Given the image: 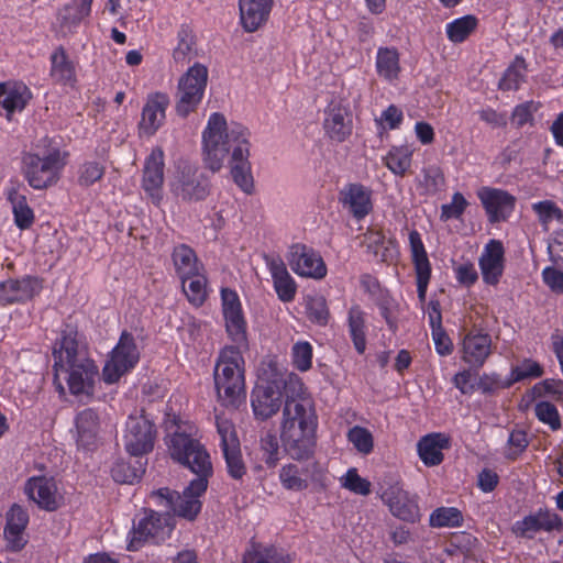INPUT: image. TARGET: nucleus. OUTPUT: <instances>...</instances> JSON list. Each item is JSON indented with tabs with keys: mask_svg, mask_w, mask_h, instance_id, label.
Returning <instances> with one entry per match:
<instances>
[{
	"mask_svg": "<svg viewBox=\"0 0 563 563\" xmlns=\"http://www.w3.org/2000/svg\"><path fill=\"white\" fill-rule=\"evenodd\" d=\"M533 390L538 397H542L547 394H550L558 396V398H563V380L545 379L537 384Z\"/></svg>",
	"mask_w": 563,
	"mask_h": 563,
	"instance_id": "nucleus-63",
	"label": "nucleus"
},
{
	"mask_svg": "<svg viewBox=\"0 0 563 563\" xmlns=\"http://www.w3.org/2000/svg\"><path fill=\"white\" fill-rule=\"evenodd\" d=\"M424 187L429 192L435 194L442 189L445 178L439 166H429L423 169Z\"/></svg>",
	"mask_w": 563,
	"mask_h": 563,
	"instance_id": "nucleus-56",
	"label": "nucleus"
},
{
	"mask_svg": "<svg viewBox=\"0 0 563 563\" xmlns=\"http://www.w3.org/2000/svg\"><path fill=\"white\" fill-rule=\"evenodd\" d=\"M103 173L104 168L99 163L88 162L81 166L78 181L81 186H90L101 179Z\"/></svg>",
	"mask_w": 563,
	"mask_h": 563,
	"instance_id": "nucleus-57",
	"label": "nucleus"
},
{
	"mask_svg": "<svg viewBox=\"0 0 563 563\" xmlns=\"http://www.w3.org/2000/svg\"><path fill=\"white\" fill-rule=\"evenodd\" d=\"M202 143L205 164L212 172H218L222 167L230 148L233 146L232 177L244 192L250 194L253 188V178L247 162L246 130L239 124H234L228 130L224 115L216 112L209 118L202 135Z\"/></svg>",
	"mask_w": 563,
	"mask_h": 563,
	"instance_id": "nucleus-2",
	"label": "nucleus"
},
{
	"mask_svg": "<svg viewBox=\"0 0 563 563\" xmlns=\"http://www.w3.org/2000/svg\"><path fill=\"white\" fill-rule=\"evenodd\" d=\"M144 473L145 463L141 460H136L134 463L119 461L111 468L113 479L121 484H133L137 482Z\"/></svg>",
	"mask_w": 563,
	"mask_h": 563,
	"instance_id": "nucleus-37",
	"label": "nucleus"
},
{
	"mask_svg": "<svg viewBox=\"0 0 563 563\" xmlns=\"http://www.w3.org/2000/svg\"><path fill=\"white\" fill-rule=\"evenodd\" d=\"M318 417L310 398L301 396H287L283 408L280 430L302 429L317 430Z\"/></svg>",
	"mask_w": 563,
	"mask_h": 563,
	"instance_id": "nucleus-11",
	"label": "nucleus"
},
{
	"mask_svg": "<svg viewBox=\"0 0 563 563\" xmlns=\"http://www.w3.org/2000/svg\"><path fill=\"white\" fill-rule=\"evenodd\" d=\"M306 309L310 321L320 325H325L328 323L330 313L323 296L308 297Z\"/></svg>",
	"mask_w": 563,
	"mask_h": 563,
	"instance_id": "nucleus-46",
	"label": "nucleus"
},
{
	"mask_svg": "<svg viewBox=\"0 0 563 563\" xmlns=\"http://www.w3.org/2000/svg\"><path fill=\"white\" fill-rule=\"evenodd\" d=\"M324 130L335 142H343L352 132L351 119L345 108L332 107L324 120Z\"/></svg>",
	"mask_w": 563,
	"mask_h": 563,
	"instance_id": "nucleus-30",
	"label": "nucleus"
},
{
	"mask_svg": "<svg viewBox=\"0 0 563 563\" xmlns=\"http://www.w3.org/2000/svg\"><path fill=\"white\" fill-rule=\"evenodd\" d=\"M312 346L308 342H298L292 346V362L297 369L306 372L311 367Z\"/></svg>",
	"mask_w": 563,
	"mask_h": 563,
	"instance_id": "nucleus-52",
	"label": "nucleus"
},
{
	"mask_svg": "<svg viewBox=\"0 0 563 563\" xmlns=\"http://www.w3.org/2000/svg\"><path fill=\"white\" fill-rule=\"evenodd\" d=\"M273 0H239L241 22L246 32H254L268 19Z\"/></svg>",
	"mask_w": 563,
	"mask_h": 563,
	"instance_id": "nucleus-24",
	"label": "nucleus"
},
{
	"mask_svg": "<svg viewBox=\"0 0 563 563\" xmlns=\"http://www.w3.org/2000/svg\"><path fill=\"white\" fill-rule=\"evenodd\" d=\"M463 361L471 367L479 368L492 353V338L488 333L468 332L463 340Z\"/></svg>",
	"mask_w": 563,
	"mask_h": 563,
	"instance_id": "nucleus-21",
	"label": "nucleus"
},
{
	"mask_svg": "<svg viewBox=\"0 0 563 563\" xmlns=\"http://www.w3.org/2000/svg\"><path fill=\"white\" fill-rule=\"evenodd\" d=\"M208 80V69L201 64H195L178 82L176 111L187 117L200 103Z\"/></svg>",
	"mask_w": 563,
	"mask_h": 563,
	"instance_id": "nucleus-8",
	"label": "nucleus"
},
{
	"mask_svg": "<svg viewBox=\"0 0 563 563\" xmlns=\"http://www.w3.org/2000/svg\"><path fill=\"white\" fill-rule=\"evenodd\" d=\"M349 331L357 353L366 350L365 318L360 307H352L349 311Z\"/></svg>",
	"mask_w": 563,
	"mask_h": 563,
	"instance_id": "nucleus-35",
	"label": "nucleus"
},
{
	"mask_svg": "<svg viewBox=\"0 0 563 563\" xmlns=\"http://www.w3.org/2000/svg\"><path fill=\"white\" fill-rule=\"evenodd\" d=\"M164 181V153L159 147L152 151L145 162L143 170V188L150 196L154 205L158 206L162 196V185Z\"/></svg>",
	"mask_w": 563,
	"mask_h": 563,
	"instance_id": "nucleus-16",
	"label": "nucleus"
},
{
	"mask_svg": "<svg viewBox=\"0 0 563 563\" xmlns=\"http://www.w3.org/2000/svg\"><path fill=\"white\" fill-rule=\"evenodd\" d=\"M27 523H29L27 512L21 506L14 504L7 515L5 527L24 531Z\"/></svg>",
	"mask_w": 563,
	"mask_h": 563,
	"instance_id": "nucleus-62",
	"label": "nucleus"
},
{
	"mask_svg": "<svg viewBox=\"0 0 563 563\" xmlns=\"http://www.w3.org/2000/svg\"><path fill=\"white\" fill-rule=\"evenodd\" d=\"M242 563H288V561L275 547H262L253 542L251 549L244 553Z\"/></svg>",
	"mask_w": 563,
	"mask_h": 563,
	"instance_id": "nucleus-38",
	"label": "nucleus"
},
{
	"mask_svg": "<svg viewBox=\"0 0 563 563\" xmlns=\"http://www.w3.org/2000/svg\"><path fill=\"white\" fill-rule=\"evenodd\" d=\"M341 195H343V203L349 206L350 211L355 218L363 219L371 211L369 194L362 185L352 184Z\"/></svg>",
	"mask_w": 563,
	"mask_h": 563,
	"instance_id": "nucleus-31",
	"label": "nucleus"
},
{
	"mask_svg": "<svg viewBox=\"0 0 563 563\" xmlns=\"http://www.w3.org/2000/svg\"><path fill=\"white\" fill-rule=\"evenodd\" d=\"M288 261L291 269L300 276L319 279L327 275V267L322 257L306 245H292Z\"/></svg>",
	"mask_w": 563,
	"mask_h": 563,
	"instance_id": "nucleus-13",
	"label": "nucleus"
},
{
	"mask_svg": "<svg viewBox=\"0 0 563 563\" xmlns=\"http://www.w3.org/2000/svg\"><path fill=\"white\" fill-rule=\"evenodd\" d=\"M25 494L40 508L46 511H55L60 503L57 496V487L53 478L45 476L32 477L25 484Z\"/></svg>",
	"mask_w": 563,
	"mask_h": 563,
	"instance_id": "nucleus-18",
	"label": "nucleus"
},
{
	"mask_svg": "<svg viewBox=\"0 0 563 563\" xmlns=\"http://www.w3.org/2000/svg\"><path fill=\"white\" fill-rule=\"evenodd\" d=\"M172 257L179 277L196 275L199 271L197 255L195 251L186 244L175 246Z\"/></svg>",
	"mask_w": 563,
	"mask_h": 563,
	"instance_id": "nucleus-33",
	"label": "nucleus"
},
{
	"mask_svg": "<svg viewBox=\"0 0 563 563\" xmlns=\"http://www.w3.org/2000/svg\"><path fill=\"white\" fill-rule=\"evenodd\" d=\"M178 45L174 49V59L176 62H185L187 58L190 59L194 55V46L196 40L194 34L187 30H181L178 34Z\"/></svg>",
	"mask_w": 563,
	"mask_h": 563,
	"instance_id": "nucleus-51",
	"label": "nucleus"
},
{
	"mask_svg": "<svg viewBox=\"0 0 563 563\" xmlns=\"http://www.w3.org/2000/svg\"><path fill=\"white\" fill-rule=\"evenodd\" d=\"M542 277L547 286L556 292L563 294V272L554 267H547L542 272Z\"/></svg>",
	"mask_w": 563,
	"mask_h": 563,
	"instance_id": "nucleus-64",
	"label": "nucleus"
},
{
	"mask_svg": "<svg viewBox=\"0 0 563 563\" xmlns=\"http://www.w3.org/2000/svg\"><path fill=\"white\" fill-rule=\"evenodd\" d=\"M385 164L394 174L402 176L410 167V157L405 150L396 148L385 157Z\"/></svg>",
	"mask_w": 563,
	"mask_h": 563,
	"instance_id": "nucleus-50",
	"label": "nucleus"
},
{
	"mask_svg": "<svg viewBox=\"0 0 563 563\" xmlns=\"http://www.w3.org/2000/svg\"><path fill=\"white\" fill-rule=\"evenodd\" d=\"M540 530L563 531V519L558 514L541 508L537 512L517 521L512 528L517 537L526 539H532L534 533Z\"/></svg>",
	"mask_w": 563,
	"mask_h": 563,
	"instance_id": "nucleus-14",
	"label": "nucleus"
},
{
	"mask_svg": "<svg viewBox=\"0 0 563 563\" xmlns=\"http://www.w3.org/2000/svg\"><path fill=\"white\" fill-rule=\"evenodd\" d=\"M218 432L221 438L222 450L240 444L233 424L228 420H217Z\"/></svg>",
	"mask_w": 563,
	"mask_h": 563,
	"instance_id": "nucleus-59",
	"label": "nucleus"
},
{
	"mask_svg": "<svg viewBox=\"0 0 563 563\" xmlns=\"http://www.w3.org/2000/svg\"><path fill=\"white\" fill-rule=\"evenodd\" d=\"M225 328L234 345L225 346L214 367V386L220 401L227 407L238 408L245 400L244 360L242 349H247L246 322L235 291L221 290Z\"/></svg>",
	"mask_w": 563,
	"mask_h": 563,
	"instance_id": "nucleus-1",
	"label": "nucleus"
},
{
	"mask_svg": "<svg viewBox=\"0 0 563 563\" xmlns=\"http://www.w3.org/2000/svg\"><path fill=\"white\" fill-rule=\"evenodd\" d=\"M536 416L540 421L550 426L553 431L561 428V419L556 407L549 401H540L534 408Z\"/></svg>",
	"mask_w": 563,
	"mask_h": 563,
	"instance_id": "nucleus-49",
	"label": "nucleus"
},
{
	"mask_svg": "<svg viewBox=\"0 0 563 563\" xmlns=\"http://www.w3.org/2000/svg\"><path fill=\"white\" fill-rule=\"evenodd\" d=\"M53 356L55 360V380L59 376V369H64L67 364L79 362L85 357L78 353V342L71 332L64 333L60 340L55 343Z\"/></svg>",
	"mask_w": 563,
	"mask_h": 563,
	"instance_id": "nucleus-27",
	"label": "nucleus"
},
{
	"mask_svg": "<svg viewBox=\"0 0 563 563\" xmlns=\"http://www.w3.org/2000/svg\"><path fill=\"white\" fill-rule=\"evenodd\" d=\"M93 0H73L64 5L57 14V34L62 37L75 32L79 23L90 14Z\"/></svg>",
	"mask_w": 563,
	"mask_h": 563,
	"instance_id": "nucleus-22",
	"label": "nucleus"
},
{
	"mask_svg": "<svg viewBox=\"0 0 563 563\" xmlns=\"http://www.w3.org/2000/svg\"><path fill=\"white\" fill-rule=\"evenodd\" d=\"M37 280L31 277L22 280L9 279L0 283V300L4 303H13L30 299L36 292Z\"/></svg>",
	"mask_w": 563,
	"mask_h": 563,
	"instance_id": "nucleus-28",
	"label": "nucleus"
},
{
	"mask_svg": "<svg viewBox=\"0 0 563 563\" xmlns=\"http://www.w3.org/2000/svg\"><path fill=\"white\" fill-rule=\"evenodd\" d=\"M429 522L433 528L461 527L463 522V515L457 508L440 507L432 511Z\"/></svg>",
	"mask_w": 563,
	"mask_h": 563,
	"instance_id": "nucleus-43",
	"label": "nucleus"
},
{
	"mask_svg": "<svg viewBox=\"0 0 563 563\" xmlns=\"http://www.w3.org/2000/svg\"><path fill=\"white\" fill-rule=\"evenodd\" d=\"M274 287L279 299L284 302L291 301L296 294V285L290 275L274 279Z\"/></svg>",
	"mask_w": 563,
	"mask_h": 563,
	"instance_id": "nucleus-61",
	"label": "nucleus"
},
{
	"mask_svg": "<svg viewBox=\"0 0 563 563\" xmlns=\"http://www.w3.org/2000/svg\"><path fill=\"white\" fill-rule=\"evenodd\" d=\"M280 440L286 453L294 460H308L313 455L317 444V430L291 428L280 430Z\"/></svg>",
	"mask_w": 563,
	"mask_h": 563,
	"instance_id": "nucleus-15",
	"label": "nucleus"
},
{
	"mask_svg": "<svg viewBox=\"0 0 563 563\" xmlns=\"http://www.w3.org/2000/svg\"><path fill=\"white\" fill-rule=\"evenodd\" d=\"M478 197L488 214L489 222L496 223L508 218L515 207V197L501 189L484 188Z\"/></svg>",
	"mask_w": 563,
	"mask_h": 563,
	"instance_id": "nucleus-17",
	"label": "nucleus"
},
{
	"mask_svg": "<svg viewBox=\"0 0 563 563\" xmlns=\"http://www.w3.org/2000/svg\"><path fill=\"white\" fill-rule=\"evenodd\" d=\"M169 104L167 95L156 92L147 97L142 110L139 129L146 135H153L165 120V111Z\"/></svg>",
	"mask_w": 563,
	"mask_h": 563,
	"instance_id": "nucleus-19",
	"label": "nucleus"
},
{
	"mask_svg": "<svg viewBox=\"0 0 563 563\" xmlns=\"http://www.w3.org/2000/svg\"><path fill=\"white\" fill-rule=\"evenodd\" d=\"M537 110L538 106L532 101L517 106L511 115V123L517 128L523 126L526 123L532 121L533 112Z\"/></svg>",
	"mask_w": 563,
	"mask_h": 563,
	"instance_id": "nucleus-60",
	"label": "nucleus"
},
{
	"mask_svg": "<svg viewBox=\"0 0 563 563\" xmlns=\"http://www.w3.org/2000/svg\"><path fill=\"white\" fill-rule=\"evenodd\" d=\"M376 67L378 74L386 79L393 80L397 78L400 71L399 54L397 49L380 47L377 52Z\"/></svg>",
	"mask_w": 563,
	"mask_h": 563,
	"instance_id": "nucleus-36",
	"label": "nucleus"
},
{
	"mask_svg": "<svg viewBox=\"0 0 563 563\" xmlns=\"http://www.w3.org/2000/svg\"><path fill=\"white\" fill-rule=\"evenodd\" d=\"M261 449L265 454V463L268 466H275L278 461L279 449L277 437L272 432H267L261 438Z\"/></svg>",
	"mask_w": 563,
	"mask_h": 563,
	"instance_id": "nucleus-55",
	"label": "nucleus"
},
{
	"mask_svg": "<svg viewBox=\"0 0 563 563\" xmlns=\"http://www.w3.org/2000/svg\"><path fill=\"white\" fill-rule=\"evenodd\" d=\"M22 165L23 175L29 185L33 189L44 190L57 184L66 162L60 151L54 148L43 155L25 153Z\"/></svg>",
	"mask_w": 563,
	"mask_h": 563,
	"instance_id": "nucleus-5",
	"label": "nucleus"
},
{
	"mask_svg": "<svg viewBox=\"0 0 563 563\" xmlns=\"http://www.w3.org/2000/svg\"><path fill=\"white\" fill-rule=\"evenodd\" d=\"M51 76L58 82L68 84L74 80L75 67L63 46H58L51 55Z\"/></svg>",
	"mask_w": 563,
	"mask_h": 563,
	"instance_id": "nucleus-32",
	"label": "nucleus"
},
{
	"mask_svg": "<svg viewBox=\"0 0 563 563\" xmlns=\"http://www.w3.org/2000/svg\"><path fill=\"white\" fill-rule=\"evenodd\" d=\"M467 206V201L461 192H455L452 197L451 203L443 205L441 207V219H457L460 218L465 208Z\"/></svg>",
	"mask_w": 563,
	"mask_h": 563,
	"instance_id": "nucleus-53",
	"label": "nucleus"
},
{
	"mask_svg": "<svg viewBox=\"0 0 563 563\" xmlns=\"http://www.w3.org/2000/svg\"><path fill=\"white\" fill-rule=\"evenodd\" d=\"M168 440L167 448L170 457L177 463L188 467L197 476H211L212 463L206 448L186 431L176 420L167 427Z\"/></svg>",
	"mask_w": 563,
	"mask_h": 563,
	"instance_id": "nucleus-3",
	"label": "nucleus"
},
{
	"mask_svg": "<svg viewBox=\"0 0 563 563\" xmlns=\"http://www.w3.org/2000/svg\"><path fill=\"white\" fill-rule=\"evenodd\" d=\"M449 446V438L442 433H431L418 442V453L428 466L439 465L443 461L442 450Z\"/></svg>",
	"mask_w": 563,
	"mask_h": 563,
	"instance_id": "nucleus-29",
	"label": "nucleus"
},
{
	"mask_svg": "<svg viewBox=\"0 0 563 563\" xmlns=\"http://www.w3.org/2000/svg\"><path fill=\"white\" fill-rule=\"evenodd\" d=\"M210 476H197L185 488L183 494L170 490L169 488H161L153 493V497L158 504L165 507L170 515L181 517L189 521L197 518L201 510L200 496L207 490L208 478Z\"/></svg>",
	"mask_w": 563,
	"mask_h": 563,
	"instance_id": "nucleus-4",
	"label": "nucleus"
},
{
	"mask_svg": "<svg viewBox=\"0 0 563 563\" xmlns=\"http://www.w3.org/2000/svg\"><path fill=\"white\" fill-rule=\"evenodd\" d=\"M306 471L290 463L282 467L279 479L286 489L301 492L308 487V481L303 477Z\"/></svg>",
	"mask_w": 563,
	"mask_h": 563,
	"instance_id": "nucleus-40",
	"label": "nucleus"
},
{
	"mask_svg": "<svg viewBox=\"0 0 563 563\" xmlns=\"http://www.w3.org/2000/svg\"><path fill=\"white\" fill-rule=\"evenodd\" d=\"M483 279L489 285H496L504 271V246L500 241L490 240L479 258Z\"/></svg>",
	"mask_w": 563,
	"mask_h": 563,
	"instance_id": "nucleus-23",
	"label": "nucleus"
},
{
	"mask_svg": "<svg viewBox=\"0 0 563 563\" xmlns=\"http://www.w3.org/2000/svg\"><path fill=\"white\" fill-rule=\"evenodd\" d=\"M181 284L185 294L187 295L189 301L195 305H201L207 296L206 291V277L199 274V271L196 275L183 276Z\"/></svg>",
	"mask_w": 563,
	"mask_h": 563,
	"instance_id": "nucleus-42",
	"label": "nucleus"
},
{
	"mask_svg": "<svg viewBox=\"0 0 563 563\" xmlns=\"http://www.w3.org/2000/svg\"><path fill=\"white\" fill-rule=\"evenodd\" d=\"M526 69V62L522 57L517 56L514 63L507 68L504 76L499 80L498 87L501 90H516L519 88L523 78L522 70Z\"/></svg>",
	"mask_w": 563,
	"mask_h": 563,
	"instance_id": "nucleus-44",
	"label": "nucleus"
},
{
	"mask_svg": "<svg viewBox=\"0 0 563 563\" xmlns=\"http://www.w3.org/2000/svg\"><path fill=\"white\" fill-rule=\"evenodd\" d=\"M409 242L412 253V261L416 271L431 269L424 245L421 241L420 234L417 231H411L409 234Z\"/></svg>",
	"mask_w": 563,
	"mask_h": 563,
	"instance_id": "nucleus-48",
	"label": "nucleus"
},
{
	"mask_svg": "<svg viewBox=\"0 0 563 563\" xmlns=\"http://www.w3.org/2000/svg\"><path fill=\"white\" fill-rule=\"evenodd\" d=\"M229 475L234 479H241L246 474V465L243 461L240 444L222 450Z\"/></svg>",
	"mask_w": 563,
	"mask_h": 563,
	"instance_id": "nucleus-45",
	"label": "nucleus"
},
{
	"mask_svg": "<svg viewBox=\"0 0 563 563\" xmlns=\"http://www.w3.org/2000/svg\"><path fill=\"white\" fill-rule=\"evenodd\" d=\"M27 88L25 86L7 87L4 84H0V106L7 111V118L11 120V114L19 110L24 109L27 98Z\"/></svg>",
	"mask_w": 563,
	"mask_h": 563,
	"instance_id": "nucleus-34",
	"label": "nucleus"
},
{
	"mask_svg": "<svg viewBox=\"0 0 563 563\" xmlns=\"http://www.w3.org/2000/svg\"><path fill=\"white\" fill-rule=\"evenodd\" d=\"M173 194L183 201L203 200L210 192L208 178L188 162H179L170 183Z\"/></svg>",
	"mask_w": 563,
	"mask_h": 563,
	"instance_id": "nucleus-7",
	"label": "nucleus"
},
{
	"mask_svg": "<svg viewBox=\"0 0 563 563\" xmlns=\"http://www.w3.org/2000/svg\"><path fill=\"white\" fill-rule=\"evenodd\" d=\"M382 499L388 505L395 517L408 522H415L419 519L418 505L402 488L390 486L383 492Z\"/></svg>",
	"mask_w": 563,
	"mask_h": 563,
	"instance_id": "nucleus-20",
	"label": "nucleus"
},
{
	"mask_svg": "<svg viewBox=\"0 0 563 563\" xmlns=\"http://www.w3.org/2000/svg\"><path fill=\"white\" fill-rule=\"evenodd\" d=\"M155 439V426L146 416L140 415L129 417L123 443L125 450L131 455L142 456L152 452Z\"/></svg>",
	"mask_w": 563,
	"mask_h": 563,
	"instance_id": "nucleus-10",
	"label": "nucleus"
},
{
	"mask_svg": "<svg viewBox=\"0 0 563 563\" xmlns=\"http://www.w3.org/2000/svg\"><path fill=\"white\" fill-rule=\"evenodd\" d=\"M343 486L353 493L366 496L371 493V483L362 478L355 468L347 471Z\"/></svg>",
	"mask_w": 563,
	"mask_h": 563,
	"instance_id": "nucleus-54",
	"label": "nucleus"
},
{
	"mask_svg": "<svg viewBox=\"0 0 563 563\" xmlns=\"http://www.w3.org/2000/svg\"><path fill=\"white\" fill-rule=\"evenodd\" d=\"M543 374L542 367L539 363L526 360L519 366L512 369V377L515 382L523 380L529 377H540Z\"/></svg>",
	"mask_w": 563,
	"mask_h": 563,
	"instance_id": "nucleus-58",
	"label": "nucleus"
},
{
	"mask_svg": "<svg viewBox=\"0 0 563 563\" xmlns=\"http://www.w3.org/2000/svg\"><path fill=\"white\" fill-rule=\"evenodd\" d=\"M347 440L360 453L368 454L373 451V435L366 428L360 426L351 428L347 432Z\"/></svg>",
	"mask_w": 563,
	"mask_h": 563,
	"instance_id": "nucleus-47",
	"label": "nucleus"
},
{
	"mask_svg": "<svg viewBox=\"0 0 563 563\" xmlns=\"http://www.w3.org/2000/svg\"><path fill=\"white\" fill-rule=\"evenodd\" d=\"M60 372L67 374L68 388L73 395H92L95 379L98 376V367L93 361L84 357L79 362L67 364L64 369H59Z\"/></svg>",
	"mask_w": 563,
	"mask_h": 563,
	"instance_id": "nucleus-12",
	"label": "nucleus"
},
{
	"mask_svg": "<svg viewBox=\"0 0 563 563\" xmlns=\"http://www.w3.org/2000/svg\"><path fill=\"white\" fill-rule=\"evenodd\" d=\"M9 199L13 206L14 221L21 230L29 229L34 221L33 210L29 207L24 196L12 190L9 194Z\"/></svg>",
	"mask_w": 563,
	"mask_h": 563,
	"instance_id": "nucleus-39",
	"label": "nucleus"
},
{
	"mask_svg": "<svg viewBox=\"0 0 563 563\" xmlns=\"http://www.w3.org/2000/svg\"><path fill=\"white\" fill-rule=\"evenodd\" d=\"M140 352L131 333L123 331L117 346L106 363L102 376L108 384L117 383L122 375L133 368L139 362Z\"/></svg>",
	"mask_w": 563,
	"mask_h": 563,
	"instance_id": "nucleus-9",
	"label": "nucleus"
},
{
	"mask_svg": "<svg viewBox=\"0 0 563 563\" xmlns=\"http://www.w3.org/2000/svg\"><path fill=\"white\" fill-rule=\"evenodd\" d=\"M174 529V519L169 511L164 514L144 509V516L134 522L132 529V539L128 550L136 551L145 542L154 544L164 541Z\"/></svg>",
	"mask_w": 563,
	"mask_h": 563,
	"instance_id": "nucleus-6",
	"label": "nucleus"
},
{
	"mask_svg": "<svg viewBox=\"0 0 563 563\" xmlns=\"http://www.w3.org/2000/svg\"><path fill=\"white\" fill-rule=\"evenodd\" d=\"M476 26L477 19L474 15H465L449 23L446 34L451 42L461 43L475 31Z\"/></svg>",
	"mask_w": 563,
	"mask_h": 563,
	"instance_id": "nucleus-41",
	"label": "nucleus"
},
{
	"mask_svg": "<svg viewBox=\"0 0 563 563\" xmlns=\"http://www.w3.org/2000/svg\"><path fill=\"white\" fill-rule=\"evenodd\" d=\"M77 430V444L86 450H91L98 439L100 420L98 413L91 409L80 411L75 419Z\"/></svg>",
	"mask_w": 563,
	"mask_h": 563,
	"instance_id": "nucleus-26",
	"label": "nucleus"
},
{
	"mask_svg": "<svg viewBox=\"0 0 563 563\" xmlns=\"http://www.w3.org/2000/svg\"><path fill=\"white\" fill-rule=\"evenodd\" d=\"M282 404V393L273 387L258 386L253 391L252 408L257 419L271 418L278 412Z\"/></svg>",
	"mask_w": 563,
	"mask_h": 563,
	"instance_id": "nucleus-25",
	"label": "nucleus"
}]
</instances>
